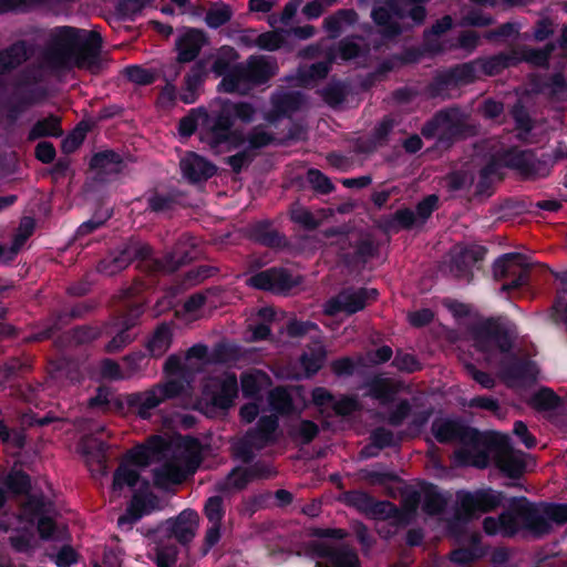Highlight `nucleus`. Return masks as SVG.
Segmentation results:
<instances>
[{
	"label": "nucleus",
	"instance_id": "nucleus-19",
	"mask_svg": "<svg viewBox=\"0 0 567 567\" xmlns=\"http://www.w3.org/2000/svg\"><path fill=\"white\" fill-rule=\"evenodd\" d=\"M254 85L245 64L235 66L220 82V87L227 93L246 94Z\"/></svg>",
	"mask_w": 567,
	"mask_h": 567
},
{
	"label": "nucleus",
	"instance_id": "nucleus-22",
	"mask_svg": "<svg viewBox=\"0 0 567 567\" xmlns=\"http://www.w3.org/2000/svg\"><path fill=\"white\" fill-rule=\"evenodd\" d=\"M302 100L299 94L285 93L276 94L272 97V110L266 114V120L274 123L285 115H289L301 105Z\"/></svg>",
	"mask_w": 567,
	"mask_h": 567
},
{
	"label": "nucleus",
	"instance_id": "nucleus-33",
	"mask_svg": "<svg viewBox=\"0 0 567 567\" xmlns=\"http://www.w3.org/2000/svg\"><path fill=\"white\" fill-rule=\"evenodd\" d=\"M172 333L167 326H159L147 341V349L154 357L163 355L169 348Z\"/></svg>",
	"mask_w": 567,
	"mask_h": 567
},
{
	"label": "nucleus",
	"instance_id": "nucleus-24",
	"mask_svg": "<svg viewBox=\"0 0 567 567\" xmlns=\"http://www.w3.org/2000/svg\"><path fill=\"white\" fill-rule=\"evenodd\" d=\"M245 65L248 70L250 82L255 85L268 81L277 73L276 63L262 56H251Z\"/></svg>",
	"mask_w": 567,
	"mask_h": 567
},
{
	"label": "nucleus",
	"instance_id": "nucleus-7",
	"mask_svg": "<svg viewBox=\"0 0 567 567\" xmlns=\"http://www.w3.org/2000/svg\"><path fill=\"white\" fill-rule=\"evenodd\" d=\"M237 392L238 384L236 375L224 372L205 380L203 401L215 408L227 410L233 405Z\"/></svg>",
	"mask_w": 567,
	"mask_h": 567
},
{
	"label": "nucleus",
	"instance_id": "nucleus-53",
	"mask_svg": "<svg viewBox=\"0 0 567 567\" xmlns=\"http://www.w3.org/2000/svg\"><path fill=\"white\" fill-rule=\"evenodd\" d=\"M334 567H361L358 555L348 548H342L332 557Z\"/></svg>",
	"mask_w": 567,
	"mask_h": 567
},
{
	"label": "nucleus",
	"instance_id": "nucleus-60",
	"mask_svg": "<svg viewBox=\"0 0 567 567\" xmlns=\"http://www.w3.org/2000/svg\"><path fill=\"white\" fill-rule=\"evenodd\" d=\"M272 141L271 134L266 132L262 127H255L248 136L249 147L259 148L270 144Z\"/></svg>",
	"mask_w": 567,
	"mask_h": 567
},
{
	"label": "nucleus",
	"instance_id": "nucleus-56",
	"mask_svg": "<svg viewBox=\"0 0 567 567\" xmlns=\"http://www.w3.org/2000/svg\"><path fill=\"white\" fill-rule=\"evenodd\" d=\"M134 322L125 323V330H121L113 339L107 343L106 351L110 353L117 352L126 347L133 337L126 331L128 327L133 326Z\"/></svg>",
	"mask_w": 567,
	"mask_h": 567
},
{
	"label": "nucleus",
	"instance_id": "nucleus-16",
	"mask_svg": "<svg viewBox=\"0 0 567 567\" xmlns=\"http://www.w3.org/2000/svg\"><path fill=\"white\" fill-rule=\"evenodd\" d=\"M204 512L210 523V527L206 532L205 542L208 547H213L220 539L221 519L224 517L221 498L219 496L209 497Z\"/></svg>",
	"mask_w": 567,
	"mask_h": 567
},
{
	"label": "nucleus",
	"instance_id": "nucleus-63",
	"mask_svg": "<svg viewBox=\"0 0 567 567\" xmlns=\"http://www.w3.org/2000/svg\"><path fill=\"white\" fill-rule=\"evenodd\" d=\"M85 130L78 127L62 142V150L65 153L74 152L84 141Z\"/></svg>",
	"mask_w": 567,
	"mask_h": 567
},
{
	"label": "nucleus",
	"instance_id": "nucleus-40",
	"mask_svg": "<svg viewBox=\"0 0 567 567\" xmlns=\"http://www.w3.org/2000/svg\"><path fill=\"white\" fill-rule=\"evenodd\" d=\"M148 503L150 499L141 498L135 496L126 512L125 515L118 518V525H124L126 523L132 524L137 520L144 513L150 512Z\"/></svg>",
	"mask_w": 567,
	"mask_h": 567
},
{
	"label": "nucleus",
	"instance_id": "nucleus-36",
	"mask_svg": "<svg viewBox=\"0 0 567 567\" xmlns=\"http://www.w3.org/2000/svg\"><path fill=\"white\" fill-rule=\"evenodd\" d=\"M62 130L60 127V118L56 116H49L34 124L30 131V138H39L42 136H60Z\"/></svg>",
	"mask_w": 567,
	"mask_h": 567
},
{
	"label": "nucleus",
	"instance_id": "nucleus-17",
	"mask_svg": "<svg viewBox=\"0 0 567 567\" xmlns=\"http://www.w3.org/2000/svg\"><path fill=\"white\" fill-rule=\"evenodd\" d=\"M461 113L457 110L440 112L424 128V135H453L458 133Z\"/></svg>",
	"mask_w": 567,
	"mask_h": 567
},
{
	"label": "nucleus",
	"instance_id": "nucleus-39",
	"mask_svg": "<svg viewBox=\"0 0 567 567\" xmlns=\"http://www.w3.org/2000/svg\"><path fill=\"white\" fill-rule=\"evenodd\" d=\"M532 403L539 411H554L561 405V400L551 390L544 389L534 395Z\"/></svg>",
	"mask_w": 567,
	"mask_h": 567
},
{
	"label": "nucleus",
	"instance_id": "nucleus-26",
	"mask_svg": "<svg viewBox=\"0 0 567 567\" xmlns=\"http://www.w3.org/2000/svg\"><path fill=\"white\" fill-rule=\"evenodd\" d=\"M475 346L483 352L487 353L486 361L493 362V349L497 348L502 353H506L511 348V342L507 338L489 334L485 331H480L475 339Z\"/></svg>",
	"mask_w": 567,
	"mask_h": 567
},
{
	"label": "nucleus",
	"instance_id": "nucleus-21",
	"mask_svg": "<svg viewBox=\"0 0 567 567\" xmlns=\"http://www.w3.org/2000/svg\"><path fill=\"white\" fill-rule=\"evenodd\" d=\"M198 528V515L193 511H184L173 523L171 533L181 543L190 542Z\"/></svg>",
	"mask_w": 567,
	"mask_h": 567
},
{
	"label": "nucleus",
	"instance_id": "nucleus-13",
	"mask_svg": "<svg viewBox=\"0 0 567 567\" xmlns=\"http://www.w3.org/2000/svg\"><path fill=\"white\" fill-rule=\"evenodd\" d=\"M502 499V494L493 489L478 491L474 494L464 495L461 498V506L468 514L488 512L497 507Z\"/></svg>",
	"mask_w": 567,
	"mask_h": 567
},
{
	"label": "nucleus",
	"instance_id": "nucleus-48",
	"mask_svg": "<svg viewBox=\"0 0 567 567\" xmlns=\"http://www.w3.org/2000/svg\"><path fill=\"white\" fill-rule=\"evenodd\" d=\"M443 497L434 489L427 488L422 499L423 509L429 514H436L444 507Z\"/></svg>",
	"mask_w": 567,
	"mask_h": 567
},
{
	"label": "nucleus",
	"instance_id": "nucleus-14",
	"mask_svg": "<svg viewBox=\"0 0 567 567\" xmlns=\"http://www.w3.org/2000/svg\"><path fill=\"white\" fill-rule=\"evenodd\" d=\"M518 511L524 516V528L528 529L536 536L550 533L551 524L545 514L544 506L537 507L534 505H525L524 503H520Z\"/></svg>",
	"mask_w": 567,
	"mask_h": 567
},
{
	"label": "nucleus",
	"instance_id": "nucleus-34",
	"mask_svg": "<svg viewBox=\"0 0 567 567\" xmlns=\"http://www.w3.org/2000/svg\"><path fill=\"white\" fill-rule=\"evenodd\" d=\"M25 59L27 49L24 44L12 45L8 51L0 53V72L18 66Z\"/></svg>",
	"mask_w": 567,
	"mask_h": 567
},
{
	"label": "nucleus",
	"instance_id": "nucleus-11",
	"mask_svg": "<svg viewBox=\"0 0 567 567\" xmlns=\"http://www.w3.org/2000/svg\"><path fill=\"white\" fill-rule=\"evenodd\" d=\"M248 285L258 289L285 291L298 284L287 271L271 268L248 279Z\"/></svg>",
	"mask_w": 567,
	"mask_h": 567
},
{
	"label": "nucleus",
	"instance_id": "nucleus-35",
	"mask_svg": "<svg viewBox=\"0 0 567 567\" xmlns=\"http://www.w3.org/2000/svg\"><path fill=\"white\" fill-rule=\"evenodd\" d=\"M25 59L27 49L24 44L12 45L8 51L0 53V72L18 66Z\"/></svg>",
	"mask_w": 567,
	"mask_h": 567
},
{
	"label": "nucleus",
	"instance_id": "nucleus-58",
	"mask_svg": "<svg viewBox=\"0 0 567 567\" xmlns=\"http://www.w3.org/2000/svg\"><path fill=\"white\" fill-rule=\"evenodd\" d=\"M436 204L437 197L435 195H430L419 203L416 206V213L414 214L420 225L429 218L432 212L436 208Z\"/></svg>",
	"mask_w": 567,
	"mask_h": 567
},
{
	"label": "nucleus",
	"instance_id": "nucleus-46",
	"mask_svg": "<svg viewBox=\"0 0 567 567\" xmlns=\"http://www.w3.org/2000/svg\"><path fill=\"white\" fill-rule=\"evenodd\" d=\"M473 183V174L470 169H462L450 174L446 177L447 187L451 190L466 188Z\"/></svg>",
	"mask_w": 567,
	"mask_h": 567
},
{
	"label": "nucleus",
	"instance_id": "nucleus-5",
	"mask_svg": "<svg viewBox=\"0 0 567 567\" xmlns=\"http://www.w3.org/2000/svg\"><path fill=\"white\" fill-rule=\"evenodd\" d=\"M189 388L190 384L186 380L169 379L144 392L131 394L127 403L138 416L147 419L152 410L167 400L186 395Z\"/></svg>",
	"mask_w": 567,
	"mask_h": 567
},
{
	"label": "nucleus",
	"instance_id": "nucleus-1",
	"mask_svg": "<svg viewBox=\"0 0 567 567\" xmlns=\"http://www.w3.org/2000/svg\"><path fill=\"white\" fill-rule=\"evenodd\" d=\"M157 463L154 467V484L168 487L179 484L197 465V455L190 451L185 441H165L159 436L151 437L146 444L131 450L123 463L114 473L112 496L118 497L122 489L133 487L138 480L136 467Z\"/></svg>",
	"mask_w": 567,
	"mask_h": 567
},
{
	"label": "nucleus",
	"instance_id": "nucleus-44",
	"mask_svg": "<svg viewBox=\"0 0 567 567\" xmlns=\"http://www.w3.org/2000/svg\"><path fill=\"white\" fill-rule=\"evenodd\" d=\"M176 558H177V549L169 540L167 543H162L157 546V549H156L157 567H173L176 563Z\"/></svg>",
	"mask_w": 567,
	"mask_h": 567
},
{
	"label": "nucleus",
	"instance_id": "nucleus-62",
	"mask_svg": "<svg viewBox=\"0 0 567 567\" xmlns=\"http://www.w3.org/2000/svg\"><path fill=\"white\" fill-rule=\"evenodd\" d=\"M318 433V426L311 421H301L295 427V435L303 443L310 442Z\"/></svg>",
	"mask_w": 567,
	"mask_h": 567
},
{
	"label": "nucleus",
	"instance_id": "nucleus-3",
	"mask_svg": "<svg viewBox=\"0 0 567 567\" xmlns=\"http://www.w3.org/2000/svg\"><path fill=\"white\" fill-rule=\"evenodd\" d=\"M390 2L391 7H395L393 12L385 7H380L372 12L382 34L396 35L403 28L423 23L426 13L421 3L411 0H390Z\"/></svg>",
	"mask_w": 567,
	"mask_h": 567
},
{
	"label": "nucleus",
	"instance_id": "nucleus-31",
	"mask_svg": "<svg viewBox=\"0 0 567 567\" xmlns=\"http://www.w3.org/2000/svg\"><path fill=\"white\" fill-rule=\"evenodd\" d=\"M324 360L326 350L319 342L315 343L313 348H310L300 358L301 365L308 375L316 373L322 367Z\"/></svg>",
	"mask_w": 567,
	"mask_h": 567
},
{
	"label": "nucleus",
	"instance_id": "nucleus-12",
	"mask_svg": "<svg viewBox=\"0 0 567 567\" xmlns=\"http://www.w3.org/2000/svg\"><path fill=\"white\" fill-rule=\"evenodd\" d=\"M181 169L184 177L194 183L206 181L216 173L215 165L195 153L185 155L181 161Z\"/></svg>",
	"mask_w": 567,
	"mask_h": 567
},
{
	"label": "nucleus",
	"instance_id": "nucleus-9",
	"mask_svg": "<svg viewBox=\"0 0 567 567\" xmlns=\"http://www.w3.org/2000/svg\"><path fill=\"white\" fill-rule=\"evenodd\" d=\"M277 429V419L274 416H264L259 420L258 429L256 432L247 433L246 437L237 441L234 444L236 454L244 460L250 457L252 450L264 447L272 440L274 433Z\"/></svg>",
	"mask_w": 567,
	"mask_h": 567
},
{
	"label": "nucleus",
	"instance_id": "nucleus-30",
	"mask_svg": "<svg viewBox=\"0 0 567 567\" xmlns=\"http://www.w3.org/2000/svg\"><path fill=\"white\" fill-rule=\"evenodd\" d=\"M206 303L207 295L195 293L185 301L183 308L176 313L185 321H193L203 316Z\"/></svg>",
	"mask_w": 567,
	"mask_h": 567
},
{
	"label": "nucleus",
	"instance_id": "nucleus-4",
	"mask_svg": "<svg viewBox=\"0 0 567 567\" xmlns=\"http://www.w3.org/2000/svg\"><path fill=\"white\" fill-rule=\"evenodd\" d=\"M486 444L487 454H480L476 460H460V463L486 467L491 456L496 466L511 477L517 476L523 472L525 466L523 454L512 449L506 435L493 433L486 440Z\"/></svg>",
	"mask_w": 567,
	"mask_h": 567
},
{
	"label": "nucleus",
	"instance_id": "nucleus-47",
	"mask_svg": "<svg viewBox=\"0 0 567 567\" xmlns=\"http://www.w3.org/2000/svg\"><path fill=\"white\" fill-rule=\"evenodd\" d=\"M344 499L349 505L368 515L373 498L362 491H354L347 493Z\"/></svg>",
	"mask_w": 567,
	"mask_h": 567
},
{
	"label": "nucleus",
	"instance_id": "nucleus-54",
	"mask_svg": "<svg viewBox=\"0 0 567 567\" xmlns=\"http://www.w3.org/2000/svg\"><path fill=\"white\" fill-rule=\"evenodd\" d=\"M34 229V220L30 217H25L21 220L18 228L17 235L13 243V254H16L25 240L31 236Z\"/></svg>",
	"mask_w": 567,
	"mask_h": 567
},
{
	"label": "nucleus",
	"instance_id": "nucleus-42",
	"mask_svg": "<svg viewBox=\"0 0 567 567\" xmlns=\"http://www.w3.org/2000/svg\"><path fill=\"white\" fill-rule=\"evenodd\" d=\"M269 403L272 410L279 413H290L292 411L291 395L281 388L272 390L269 394Z\"/></svg>",
	"mask_w": 567,
	"mask_h": 567
},
{
	"label": "nucleus",
	"instance_id": "nucleus-25",
	"mask_svg": "<svg viewBox=\"0 0 567 567\" xmlns=\"http://www.w3.org/2000/svg\"><path fill=\"white\" fill-rule=\"evenodd\" d=\"M134 251L131 248H124L115 255L103 259L99 264V271L106 276H114L125 269L133 260Z\"/></svg>",
	"mask_w": 567,
	"mask_h": 567
},
{
	"label": "nucleus",
	"instance_id": "nucleus-49",
	"mask_svg": "<svg viewBox=\"0 0 567 567\" xmlns=\"http://www.w3.org/2000/svg\"><path fill=\"white\" fill-rule=\"evenodd\" d=\"M284 42L282 35L277 31H269L259 34L255 40L254 44L262 50L274 51L280 48Z\"/></svg>",
	"mask_w": 567,
	"mask_h": 567
},
{
	"label": "nucleus",
	"instance_id": "nucleus-6",
	"mask_svg": "<svg viewBox=\"0 0 567 567\" xmlns=\"http://www.w3.org/2000/svg\"><path fill=\"white\" fill-rule=\"evenodd\" d=\"M255 114L256 109L250 103H235L230 101L223 102L219 114L209 127L207 136L209 143L215 146L226 140L230 127L234 125L235 118L244 123H249L254 120Z\"/></svg>",
	"mask_w": 567,
	"mask_h": 567
},
{
	"label": "nucleus",
	"instance_id": "nucleus-10",
	"mask_svg": "<svg viewBox=\"0 0 567 567\" xmlns=\"http://www.w3.org/2000/svg\"><path fill=\"white\" fill-rule=\"evenodd\" d=\"M367 298V290H344L326 303L324 313L329 316H334L339 312L352 315L365 307Z\"/></svg>",
	"mask_w": 567,
	"mask_h": 567
},
{
	"label": "nucleus",
	"instance_id": "nucleus-2",
	"mask_svg": "<svg viewBox=\"0 0 567 567\" xmlns=\"http://www.w3.org/2000/svg\"><path fill=\"white\" fill-rule=\"evenodd\" d=\"M101 38L94 31L62 27L53 30L45 52L49 68L78 66L95 71L99 68Z\"/></svg>",
	"mask_w": 567,
	"mask_h": 567
},
{
	"label": "nucleus",
	"instance_id": "nucleus-41",
	"mask_svg": "<svg viewBox=\"0 0 567 567\" xmlns=\"http://www.w3.org/2000/svg\"><path fill=\"white\" fill-rule=\"evenodd\" d=\"M196 247V243L190 237L182 238L176 245L174 251L171 255V259L175 265H181L192 260L195 256L193 249Z\"/></svg>",
	"mask_w": 567,
	"mask_h": 567
},
{
	"label": "nucleus",
	"instance_id": "nucleus-15",
	"mask_svg": "<svg viewBox=\"0 0 567 567\" xmlns=\"http://www.w3.org/2000/svg\"><path fill=\"white\" fill-rule=\"evenodd\" d=\"M485 250L481 247L457 248L452 257L451 271L455 277L470 279L471 267L484 257Z\"/></svg>",
	"mask_w": 567,
	"mask_h": 567
},
{
	"label": "nucleus",
	"instance_id": "nucleus-29",
	"mask_svg": "<svg viewBox=\"0 0 567 567\" xmlns=\"http://www.w3.org/2000/svg\"><path fill=\"white\" fill-rule=\"evenodd\" d=\"M268 385L269 378L261 371L248 372L241 377V391L245 396H255Z\"/></svg>",
	"mask_w": 567,
	"mask_h": 567
},
{
	"label": "nucleus",
	"instance_id": "nucleus-57",
	"mask_svg": "<svg viewBox=\"0 0 567 567\" xmlns=\"http://www.w3.org/2000/svg\"><path fill=\"white\" fill-rule=\"evenodd\" d=\"M308 182L316 190L323 194L331 192L333 188L329 178L317 169H310L308 172Z\"/></svg>",
	"mask_w": 567,
	"mask_h": 567
},
{
	"label": "nucleus",
	"instance_id": "nucleus-50",
	"mask_svg": "<svg viewBox=\"0 0 567 567\" xmlns=\"http://www.w3.org/2000/svg\"><path fill=\"white\" fill-rule=\"evenodd\" d=\"M125 74L130 81L141 85L151 84L155 80V73L153 71L141 66L126 68Z\"/></svg>",
	"mask_w": 567,
	"mask_h": 567
},
{
	"label": "nucleus",
	"instance_id": "nucleus-51",
	"mask_svg": "<svg viewBox=\"0 0 567 567\" xmlns=\"http://www.w3.org/2000/svg\"><path fill=\"white\" fill-rule=\"evenodd\" d=\"M7 485L14 494H22L30 488V478L22 472H12L7 477Z\"/></svg>",
	"mask_w": 567,
	"mask_h": 567
},
{
	"label": "nucleus",
	"instance_id": "nucleus-43",
	"mask_svg": "<svg viewBox=\"0 0 567 567\" xmlns=\"http://www.w3.org/2000/svg\"><path fill=\"white\" fill-rule=\"evenodd\" d=\"M249 481V475L244 470L233 471L226 480L218 484V489L221 492H233L241 489Z\"/></svg>",
	"mask_w": 567,
	"mask_h": 567
},
{
	"label": "nucleus",
	"instance_id": "nucleus-64",
	"mask_svg": "<svg viewBox=\"0 0 567 567\" xmlns=\"http://www.w3.org/2000/svg\"><path fill=\"white\" fill-rule=\"evenodd\" d=\"M393 363L399 370L406 372H414L420 369V364L415 357L409 353H398Z\"/></svg>",
	"mask_w": 567,
	"mask_h": 567
},
{
	"label": "nucleus",
	"instance_id": "nucleus-38",
	"mask_svg": "<svg viewBox=\"0 0 567 567\" xmlns=\"http://www.w3.org/2000/svg\"><path fill=\"white\" fill-rule=\"evenodd\" d=\"M290 218L293 223L306 229H315L320 225V220L317 219L309 209L300 204H293L291 206Z\"/></svg>",
	"mask_w": 567,
	"mask_h": 567
},
{
	"label": "nucleus",
	"instance_id": "nucleus-59",
	"mask_svg": "<svg viewBox=\"0 0 567 567\" xmlns=\"http://www.w3.org/2000/svg\"><path fill=\"white\" fill-rule=\"evenodd\" d=\"M361 49L358 43L352 40H344L340 42L337 53L332 59L340 58L343 61L351 60L359 55Z\"/></svg>",
	"mask_w": 567,
	"mask_h": 567
},
{
	"label": "nucleus",
	"instance_id": "nucleus-8",
	"mask_svg": "<svg viewBox=\"0 0 567 567\" xmlns=\"http://www.w3.org/2000/svg\"><path fill=\"white\" fill-rule=\"evenodd\" d=\"M527 262L518 254H508L497 259L493 267L494 278L497 280L512 278L509 284L502 286L503 291L518 288L525 281Z\"/></svg>",
	"mask_w": 567,
	"mask_h": 567
},
{
	"label": "nucleus",
	"instance_id": "nucleus-18",
	"mask_svg": "<svg viewBox=\"0 0 567 567\" xmlns=\"http://www.w3.org/2000/svg\"><path fill=\"white\" fill-rule=\"evenodd\" d=\"M406 390L408 386L403 383L386 378H374L368 384L369 395L381 401V403L392 401L396 394Z\"/></svg>",
	"mask_w": 567,
	"mask_h": 567
},
{
	"label": "nucleus",
	"instance_id": "nucleus-20",
	"mask_svg": "<svg viewBox=\"0 0 567 567\" xmlns=\"http://www.w3.org/2000/svg\"><path fill=\"white\" fill-rule=\"evenodd\" d=\"M204 42H205V37L202 31H198V30L187 31L177 41L178 61L179 62L193 61L198 55Z\"/></svg>",
	"mask_w": 567,
	"mask_h": 567
},
{
	"label": "nucleus",
	"instance_id": "nucleus-61",
	"mask_svg": "<svg viewBox=\"0 0 567 567\" xmlns=\"http://www.w3.org/2000/svg\"><path fill=\"white\" fill-rule=\"evenodd\" d=\"M545 514L547 515L549 523L561 525L567 522V505H544Z\"/></svg>",
	"mask_w": 567,
	"mask_h": 567
},
{
	"label": "nucleus",
	"instance_id": "nucleus-37",
	"mask_svg": "<svg viewBox=\"0 0 567 567\" xmlns=\"http://www.w3.org/2000/svg\"><path fill=\"white\" fill-rule=\"evenodd\" d=\"M238 59L237 52L230 47H223L218 51L213 63V71L217 75H226L229 73L230 64Z\"/></svg>",
	"mask_w": 567,
	"mask_h": 567
},
{
	"label": "nucleus",
	"instance_id": "nucleus-32",
	"mask_svg": "<svg viewBox=\"0 0 567 567\" xmlns=\"http://www.w3.org/2000/svg\"><path fill=\"white\" fill-rule=\"evenodd\" d=\"M357 20V13L353 10H341L324 19V28L331 37H337L347 25Z\"/></svg>",
	"mask_w": 567,
	"mask_h": 567
},
{
	"label": "nucleus",
	"instance_id": "nucleus-27",
	"mask_svg": "<svg viewBox=\"0 0 567 567\" xmlns=\"http://www.w3.org/2000/svg\"><path fill=\"white\" fill-rule=\"evenodd\" d=\"M484 529L487 534L513 535L519 529V524L511 513H503L498 518L486 517Z\"/></svg>",
	"mask_w": 567,
	"mask_h": 567
},
{
	"label": "nucleus",
	"instance_id": "nucleus-55",
	"mask_svg": "<svg viewBox=\"0 0 567 567\" xmlns=\"http://www.w3.org/2000/svg\"><path fill=\"white\" fill-rule=\"evenodd\" d=\"M498 165L495 162H491L480 171V177L477 182V193L484 194L493 181V177L497 173Z\"/></svg>",
	"mask_w": 567,
	"mask_h": 567
},
{
	"label": "nucleus",
	"instance_id": "nucleus-23",
	"mask_svg": "<svg viewBox=\"0 0 567 567\" xmlns=\"http://www.w3.org/2000/svg\"><path fill=\"white\" fill-rule=\"evenodd\" d=\"M96 174L101 177L117 174L123 169V161L121 156L112 151L95 154L90 163Z\"/></svg>",
	"mask_w": 567,
	"mask_h": 567
},
{
	"label": "nucleus",
	"instance_id": "nucleus-28",
	"mask_svg": "<svg viewBox=\"0 0 567 567\" xmlns=\"http://www.w3.org/2000/svg\"><path fill=\"white\" fill-rule=\"evenodd\" d=\"M432 432L441 443H447L461 439L464 429L457 422L451 420H437L432 425Z\"/></svg>",
	"mask_w": 567,
	"mask_h": 567
},
{
	"label": "nucleus",
	"instance_id": "nucleus-52",
	"mask_svg": "<svg viewBox=\"0 0 567 567\" xmlns=\"http://www.w3.org/2000/svg\"><path fill=\"white\" fill-rule=\"evenodd\" d=\"M372 506L370 507V511L368 512V516L377 519H385L391 516H394L396 513V509L394 505L390 502H378L374 498L372 499Z\"/></svg>",
	"mask_w": 567,
	"mask_h": 567
},
{
	"label": "nucleus",
	"instance_id": "nucleus-45",
	"mask_svg": "<svg viewBox=\"0 0 567 567\" xmlns=\"http://www.w3.org/2000/svg\"><path fill=\"white\" fill-rule=\"evenodd\" d=\"M231 18V10L228 6H219L212 8L206 14V23L210 28H218Z\"/></svg>",
	"mask_w": 567,
	"mask_h": 567
}]
</instances>
